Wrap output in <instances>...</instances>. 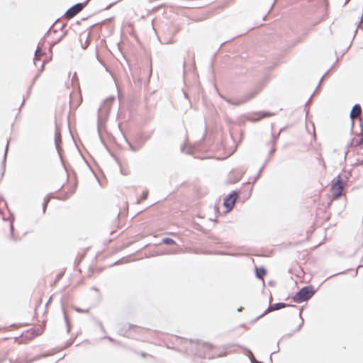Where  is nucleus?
Here are the masks:
<instances>
[{
	"mask_svg": "<svg viewBox=\"0 0 363 363\" xmlns=\"http://www.w3.org/2000/svg\"><path fill=\"white\" fill-rule=\"evenodd\" d=\"M183 350L185 349L188 354L198 356L199 357H206V352L211 350L214 346L207 342H201L199 340L194 341L191 339L183 337Z\"/></svg>",
	"mask_w": 363,
	"mask_h": 363,
	"instance_id": "f257e3e1",
	"label": "nucleus"
},
{
	"mask_svg": "<svg viewBox=\"0 0 363 363\" xmlns=\"http://www.w3.org/2000/svg\"><path fill=\"white\" fill-rule=\"evenodd\" d=\"M110 110H111L110 106L106 104L104 105H103L102 106H101L98 109L97 131H98L100 140L104 145H106V143H105L104 139L102 137L101 129V127L105 125V123L108 119V115L110 113Z\"/></svg>",
	"mask_w": 363,
	"mask_h": 363,
	"instance_id": "f03ea898",
	"label": "nucleus"
},
{
	"mask_svg": "<svg viewBox=\"0 0 363 363\" xmlns=\"http://www.w3.org/2000/svg\"><path fill=\"white\" fill-rule=\"evenodd\" d=\"M33 64L35 65V67H38V65H40V69L38 71V72L33 77V79L32 80L31 85L28 87L26 96H23V101H22L19 108H21L22 107V106L25 103V101L29 97L32 86L35 84V81L40 77L42 71L44 69V62L41 61V60L40 58H38V56H35V57L33 58Z\"/></svg>",
	"mask_w": 363,
	"mask_h": 363,
	"instance_id": "7ed1b4c3",
	"label": "nucleus"
},
{
	"mask_svg": "<svg viewBox=\"0 0 363 363\" xmlns=\"http://www.w3.org/2000/svg\"><path fill=\"white\" fill-rule=\"evenodd\" d=\"M315 291L311 286L302 288L295 295L294 299L297 302H303L308 300L314 294Z\"/></svg>",
	"mask_w": 363,
	"mask_h": 363,
	"instance_id": "20e7f679",
	"label": "nucleus"
},
{
	"mask_svg": "<svg viewBox=\"0 0 363 363\" xmlns=\"http://www.w3.org/2000/svg\"><path fill=\"white\" fill-rule=\"evenodd\" d=\"M125 141L128 144L129 148L133 151L136 152L140 150L145 143L147 140V138H145L142 134L137 135L135 138L133 143L128 140L127 138L125 137Z\"/></svg>",
	"mask_w": 363,
	"mask_h": 363,
	"instance_id": "39448f33",
	"label": "nucleus"
},
{
	"mask_svg": "<svg viewBox=\"0 0 363 363\" xmlns=\"http://www.w3.org/2000/svg\"><path fill=\"white\" fill-rule=\"evenodd\" d=\"M45 328V322L43 320L40 325L33 326L26 330V337L33 339L41 335Z\"/></svg>",
	"mask_w": 363,
	"mask_h": 363,
	"instance_id": "423d86ee",
	"label": "nucleus"
},
{
	"mask_svg": "<svg viewBox=\"0 0 363 363\" xmlns=\"http://www.w3.org/2000/svg\"><path fill=\"white\" fill-rule=\"evenodd\" d=\"M89 0L85 1L84 3H77L69 7L65 13V16L67 18H71L78 14L87 4Z\"/></svg>",
	"mask_w": 363,
	"mask_h": 363,
	"instance_id": "0eeeda50",
	"label": "nucleus"
},
{
	"mask_svg": "<svg viewBox=\"0 0 363 363\" xmlns=\"http://www.w3.org/2000/svg\"><path fill=\"white\" fill-rule=\"evenodd\" d=\"M343 191V184L340 179L333 182L331 186V191L334 199H337Z\"/></svg>",
	"mask_w": 363,
	"mask_h": 363,
	"instance_id": "6e6552de",
	"label": "nucleus"
},
{
	"mask_svg": "<svg viewBox=\"0 0 363 363\" xmlns=\"http://www.w3.org/2000/svg\"><path fill=\"white\" fill-rule=\"evenodd\" d=\"M238 197V194L236 192H233L225 199L223 204L225 206L227 211H230L233 209Z\"/></svg>",
	"mask_w": 363,
	"mask_h": 363,
	"instance_id": "1a4fd4ad",
	"label": "nucleus"
},
{
	"mask_svg": "<svg viewBox=\"0 0 363 363\" xmlns=\"http://www.w3.org/2000/svg\"><path fill=\"white\" fill-rule=\"evenodd\" d=\"M65 26V23L61 22L59 19H57L45 33L43 38H48L51 31H52L53 33H56L58 30H62Z\"/></svg>",
	"mask_w": 363,
	"mask_h": 363,
	"instance_id": "9d476101",
	"label": "nucleus"
},
{
	"mask_svg": "<svg viewBox=\"0 0 363 363\" xmlns=\"http://www.w3.org/2000/svg\"><path fill=\"white\" fill-rule=\"evenodd\" d=\"M54 140H55V147L59 154L60 158L62 162H63L61 152H60V145L62 144V137H61L60 130L57 125H56V126H55Z\"/></svg>",
	"mask_w": 363,
	"mask_h": 363,
	"instance_id": "9b49d317",
	"label": "nucleus"
},
{
	"mask_svg": "<svg viewBox=\"0 0 363 363\" xmlns=\"http://www.w3.org/2000/svg\"><path fill=\"white\" fill-rule=\"evenodd\" d=\"M137 328L138 327L135 325H133V324H130V323L124 324L123 325L121 326L118 328V333L121 335L127 336V333L130 330H133V329H135V328Z\"/></svg>",
	"mask_w": 363,
	"mask_h": 363,
	"instance_id": "f8f14e48",
	"label": "nucleus"
},
{
	"mask_svg": "<svg viewBox=\"0 0 363 363\" xmlns=\"http://www.w3.org/2000/svg\"><path fill=\"white\" fill-rule=\"evenodd\" d=\"M352 147H362L363 146V135L362 133H359L355 135L350 143Z\"/></svg>",
	"mask_w": 363,
	"mask_h": 363,
	"instance_id": "ddd939ff",
	"label": "nucleus"
},
{
	"mask_svg": "<svg viewBox=\"0 0 363 363\" xmlns=\"http://www.w3.org/2000/svg\"><path fill=\"white\" fill-rule=\"evenodd\" d=\"M53 353L52 352H50V351H47V352H43V354H38L33 357H31V358H29V359H27L24 363H33L35 361H38L40 360V359L42 358H44V357H47L48 356H50L52 355Z\"/></svg>",
	"mask_w": 363,
	"mask_h": 363,
	"instance_id": "4468645a",
	"label": "nucleus"
},
{
	"mask_svg": "<svg viewBox=\"0 0 363 363\" xmlns=\"http://www.w3.org/2000/svg\"><path fill=\"white\" fill-rule=\"evenodd\" d=\"M362 108L361 106L359 104H356L353 106L351 112H350V117L352 119H355L357 117H359L361 114Z\"/></svg>",
	"mask_w": 363,
	"mask_h": 363,
	"instance_id": "2eb2a0df",
	"label": "nucleus"
},
{
	"mask_svg": "<svg viewBox=\"0 0 363 363\" xmlns=\"http://www.w3.org/2000/svg\"><path fill=\"white\" fill-rule=\"evenodd\" d=\"M68 30H66L61 36H60L55 41H52V43H50V47H49V50L50 52H52V48L58 44L64 38L65 36L67 35Z\"/></svg>",
	"mask_w": 363,
	"mask_h": 363,
	"instance_id": "dca6fc26",
	"label": "nucleus"
},
{
	"mask_svg": "<svg viewBox=\"0 0 363 363\" xmlns=\"http://www.w3.org/2000/svg\"><path fill=\"white\" fill-rule=\"evenodd\" d=\"M68 30H66L61 36H60L55 41H52V43H50V47H49V50L50 52H52V48L58 44L64 38L65 36L67 35Z\"/></svg>",
	"mask_w": 363,
	"mask_h": 363,
	"instance_id": "f3484780",
	"label": "nucleus"
},
{
	"mask_svg": "<svg viewBox=\"0 0 363 363\" xmlns=\"http://www.w3.org/2000/svg\"><path fill=\"white\" fill-rule=\"evenodd\" d=\"M51 196H52V194H49L43 199V214H45L46 212L48 203L50 201Z\"/></svg>",
	"mask_w": 363,
	"mask_h": 363,
	"instance_id": "a211bd4d",
	"label": "nucleus"
},
{
	"mask_svg": "<svg viewBox=\"0 0 363 363\" xmlns=\"http://www.w3.org/2000/svg\"><path fill=\"white\" fill-rule=\"evenodd\" d=\"M267 272L264 267H257L256 268V276L257 278L263 279L264 277L266 275Z\"/></svg>",
	"mask_w": 363,
	"mask_h": 363,
	"instance_id": "6ab92c4d",
	"label": "nucleus"
},
{
	"mask_svg": "<svg viewBox=\"0 0 363 363\" xmlns=\"http://www.w3.org/2000/svg\"><path fill=\"white\" fill-rule=\"evenodd\" d=\"M44 55H45V52L44 50H43V44H42L41 41H40L37 46V48L35 50V56H43Z\"/></svg>",
	"mask_w": 363,
	"mask_h": 363,
	"instance_id": "aec40b11",
	"label": "nucleus"
},
{
	"mask_svg": "<svg viewBox=\"0 0 363 363\" xmlns=\"http://www.w3.org/2000/svg\"><path fill=\"white\" fill-rule=\"evenodd\" d=\"M9 141L8 140L7 143L6 145V147H5L4 155L2 162H1L2 167H4V169L6 168V157H7V154H8V150H9Z\"/></svg>",
	"mask_w": 363,
	"mask_h": 363,
	"instance_id": "412c9836",
	"label": "nucleus"
},
{
	"mask_svg": "<svg viewBox=\"0 0 363 363\" xmlns=\"http://www.w3.org/2000/svg\"><path fill=\"white\" fill-rule=\"evenodd\" d=\"M297 322L296 323V328L293 330V333L298 332L300 330L301 327L304 324V319H296Z\"/></svg>",
	"mask_w": 363,
	"mask_h": 363,
	"instance_id": "4be33fe9",
	"label": "nucleus"
},
{
	"mask_svg": "<svg viewBox=\"0 0 363 363\" xmlns=\"http://www.w3.org/2000/svg\"><path fill=\"white\" fill-rule=\"evenodd\" d=\"M162 243L167 245H172L175 244V241L169 237H165L162 239Z\"/></svg>",
	"mask_w": 363,
	"mask_h": 363,
	"instance_id": "5701e85b",
	"label": "nucleus"
},
{
	"mask_svg": "<svg viewBox=\"0 0 363 363\" xmlns=\"http://www.w3.org/2000/svg\"><path fill=\"white\" fill-rule=\"evenodd\" d=\"M147 197H148V191L147 190H145V191H143L141 196L138 199L137 203H140L141 201L146 200L147 199Z\"/></svg>",
	"mask_w": 363,
	"mask_h": 363,
	"instance_id": "b1692460",
	"label": "nucleus"
},
{
	"mask_svg": "<svg viewBox=\"0 0 363 363\" xmlns=\"http://www.w3.org/2000/svg\"><path fill=\"white\" fill-rule=\"evenodd\" d=\"M13 219L12 220V221L10 223V237L13 240L16 241V238L14 235V226H13Z\"/></svg>",
	"mask_w": 363,
	"mask_h": 363,
	"instance_id": "393cba45",
	"label": "nucleus"
},
{
	"mask_svg": "<svg viewBox=\"0 0 363 363\" xmlns=\"http://www.w3.org/2000/svg\"><path fill=\"white\" fill-rule=\"evenodd\" d=\"M258 114L259 115V119L274 116V113H271L269 112H261V113H259Z\"/></svg>",
	"mask_w": 363,
	"mask_h": 363,
	"instance_id": "a878e982",
	"label": "nucleus"
},
{
	"mask_svg": "<svg viewBox=\"0 0 363 363\" xmlns=\"http://www.w3.org/2000/svg\"><path fill=\"white\" fill-rule=\"evenodd\" d=\"M284 303H277V304H275V305H273L270 307V309L271 310H277V309H279L281 308H283L284 307Z\"/></svg>",
	"mask_w": 363,
	"mask_h": 363,
	"instance_id": "bb28decb",
	"label": "nucleus"
},
{
	"mask_svg": "<svg viewBox=\"0 0 363 363\" xmlns=\"http://www.w3.org/2000/svg\"><path fill=\"white\" fill-rule=\"evenodd\" d=\"M73 308L74 309V311L79 313H86L89 311V309H82L81 308L77 306H74Z\"/></svg>",
	"mask_w": 363,
	"mask_h": 363,
	"instance_id": "cd10ccee",
	"label": "nucleus"
},
{
	"mask_svg": "<svg viewBox=\"0 0 363 363\" xmlns=\"http://www.w3.org/2000/svg\"><path fill=\"white\" fill-rule=\"evenodd\" d=\"M176 40L174 39V38H171L169 39H167V38H164V43L165 44H169V43H173L174 42H175Z\"/></svg>",
	"mask_w": 363,
	"mask_h": 363,
	"instance_id": "c85d7f7f",
	"label": "nucleus"
},
{
	"mask_svg": "<svg viewBox=\"0 0 363 363\" xmlns=\"http://www.w3.org/2000/svg\"><path fill=\"white\" fill-rule=\"evenodd\" d=\"M70 319H68V318H66L65 319V324H66V326H67V332L69 333V330H70V324H69V320Z\"/></svg>",
	"mask_w": 363,
	"mask_h": 363,
	"instance_id": "c756f323",
	"label": "nucleus"
},
{
	"mask_svg": "<svg viewBox=\"0 0 363 363\" xmlns=\"http://www.w3.org/2000/svg\"><path fill=\"white\" fill-rule=\"evenodd\" d=\"M125 259V257H123V258H122V259H120L117 260L116 262H115L112 264V266H115V265H118V264H121L123 263V261H124V259Z\"/></svg>",
	"mask_w": 363,
	"mask_h": 363,
	"instance_id": "7c9ffc66",
	"label": "nucleus"
},
{
	"mask_svg": "<svg viewBox=\"0 0 363 363\" xmlns=\"http://www.w3.org/2000/svg\"><path fill=\"white\" fill-rule=\"evenodd\" d=\"M96 58H97L98 61L100 63L103 64L102 60L99 58V51H98V47L97 46L96 47Z\"/></svg>",
	"mask_w": 363,
	"mask_h": 363,
	"instance_id": "2f4dec72",
	"label": "nucleus"
},
{
	"mask_svg": "<svg viewBox=\"0 0 363 363\" xmlns=\"http://www.w3.org/2000/svg\"><path fill=\"white\" fill-rule=\"evenodd\" d=\"M89 44V39H86V41H85V43H84V45H82V48H83L84 50H86V49L87 48V47H88Z\"/></svg>",
	"mask_w": 363,
	"mask_h": 363,
	"instance_id": "473e14b6",
	"label": "nucleus"
},
{
	"mask_svg": "<svg viewBox=\"0 0 363 363\" xmlns=\"http://www.w3.org/2000/svg\"><path fill=\"white\" fill-rule=\"evenodd\" d=\"M136 353H137V354H140V355L142 357H143V358L147 357H148V356H151L150 354H147V353H146V352H141L140 353H138V352H136Z\"/></svg>",
	"mask_w": 363,
	"mask_h": 363,
	"instance_id": "72a5a7b5",
	"label": "nucleus"
},
{
	"mask_svg": "<svg viewBox=\"0 0 363 363\" xmlns=\"http://www.w3.org/2000/svg\"><path fill=\"white\" fill-rule=\"evenodd\" d=\"M279 342H278V345H277V347H278L277 350V351H274V352H272V353H271V354H270L269 361H270V362H271V363H272V355L273 354L277 353V352H278L279 351Z\"/></svg>",
	"mask_w": 363,
	"mask_h": 363,
	"instance_id": "f704fd0d",
	"label": "nucleus"
},
{
	"mask_svg": "<svg viewBox=\"0 0 363 363\" xmlns=\"http://www.w3.org/2000/svg\"><path fill=\"white\" fill-rule=\"evenodd\" d=\"M103 338L104 339H108L111 342H116V340L113 338H112L111 337H110V336H104Z\"/></svg>",
	"mask_w": 363,
	"mask_h": 363,
	"instance_id": "c9c22d12",
	"label": "nucleus"
},
{
	"mask_svg": "<svg viewBox=\"0 0 363 363\" xmlns=\"http://www.w3.org/2000/svg\"><path fill=\"white\" fill-rule=\"evenodd\" d=\"M63 272H60L56 277V281L60 280L63 277Z\"/></svg>",
	"mask_w": 363,
	"mask_h": 363,
	"instance_id": "e433bc0d",
	"label": "nucleus"
},
{
	"mask_svg": "<svg viewBox=\"0 0 363 363\" xmlns=\"http://www.w3.org/2000/svg\"><path fill=\"white\" fill-rule=\"evenodd\" d=\"M1 169H2V172H1V174L0 175V181L3 179V177L4 176L6 168L4 170V167H1Z\"/></svg>",
	"mask_w": 363,
	"mask_h": 363,
	"instance_id": "4c0bfd02",
	"label": "nucleus"
},
{
	"mask_svg": "<svg viewBox=\"0 0 363 363\" xmlns=\"http://www.w3.org/2000/svg\"><path fill=\"white\" fill-rule=\"evenodd\" d=\"M62 313H63V318H68V315H67L64 307H62Z\"/></svg>",
	"mask_w": 363,
	"mask_h": 363,
	"instance_id": "58836bf2",
	"label": "nucleus"
},
{
	"mask_svg": "<svg viewBox=\"0 0 363 363\" xmlns=\"http://www.w3.org/2000/svg\"><path fill=\"white\" fill-rule=\"evenodd\" d=\"M115 4H116V2H113V3H111V4H108V6H106L105 7V9H105V10H106V9H110V8H111L113 5H114Z\"/></svg>",
	"mask_w": 363,
	"mask_h": 363,
	"instance_id": "ea45409f",
	"label": "nucleus"
},
{
	"mask_svg": "<svg viewBox=\"0 0 363 363\" xmlns=\"http://www.w3.org/2000/svg\"><path fill=\"white\" fill-rule=\"evenodd\" d=\"M0 201H4L6 207L7 208L8 211H9V208H8L7 203L5 201L3 197H1V198H0Z\"/></svg>",
	"mask_w": 363,
	"mask_h": 363,
	"instance_id": "a19ab883",
	"label": "nucleus"
},
{
	"mask_svg": "<svg viewBox=\"0 0 363 363\" xmlns=\"http://www.w3.org/2000/svg\"><path fill=\"white\" fill-rule=\"evenodd\" d=\"M73 341L72 340H69L67 342V347L70 346L72 344Z\"/></svg>",
	"mask_w": 363,
	"mask_h": 363,
	"instance_id": "79ce46f5",
	"label": "nucleus"
},
{
	"mask_svg": "<svg viewBox=\"0 0 363 363\" xmlns=\"http://www.w3.org/2000/svg\"><path fill=\"white\" fill-rule=\"evenodd\" d=\"M91 290H95V291H99V289H98L96 286H91Z\"/></svg>",
	"mask_w": 363,
	"mask_h": 363,
	"instance_id": "37998d69",
	"label": "nucleus"
},
{
	"mask_svg": "<svg viewBox=\"0 0 363 363\" xmlns=\"http://www.w3.org/2000/svg\"><path fill=\"white\" fill-rule=\"evenodd\" d=\"M293 333H291V334H286V335H284V337H291Z\"/></svg>",
	"mask_w": 363,
	"mask_h": 363,
	"instance_id": "c03bdc74",
	"label": "nucleus"
},
{
	"mask_svg": "<svg viewBox=\"0 0 363 363\" xmlns=\"http://www.w3.org/2000/svg\"><path fill=\"white\" fill-rule=\"evenodd\" d=\"M97 323H98V325L101 327V328L102 330H104V328H103V325H101V323L100 322H98Z\"/></svg>",
	"mask_w": 363,
	"mask_h": 363,
	"instance_id": "a18cd8bd",
	"label": "nucleus"
},
{
	"mask_svg": "<svg viewBox=\"0 0 363 363\" xmlns=\"http://www.w3.org/2000/svg\"><path fill=\"white\" fill-rule=\"evenodd\" d=\"M225 354V352L221 353L220 354H218L217 357H222Z\"/></svg>",
	"mask_w": 363,
	"mask_h": 363,
	"instance_id": "49530a36",
	"label": "nucleus"
},
{
	"mask_svg": "<svg viewBox=\"0 0 363 363\" xmlns=\"http://www.w3.org/2000/svg\"><path fill=\"white\" fill-rule=\"evenodd\" d=\"M109 19H110V18H107V19H106V20H104V21H102L100 23H101V24H102V23H104L105 21H108V20H109Z\"/></svg>",
	"mask_w": 363,
	"mask_h": 363,
	"instance_id": "de8ad7c7",
	"label": "nucleus"
},
{
	"mask_svg": "<svg viewBox=\"0 0 363 363\" xmlns=\"http://www.w3.org/2000/svg\"><path fill=\"white\" fill-rule=\"evenodd\" d=\"M245 326V324H241V325H240V328H244Z\"/></svg>",
	"mask_w": 363,
	"mask_h": 363,
	"instance_id": "09e8293b",
	"label": "nucleus"
},
{
	"mask_svg": "<svg viewBox=\"0 0 363 363\" xmlns=\"http://www.w3.org/2000/svg\"><path fill=\"white\" fill-rule=\"evenodd\" d=\"M272 146H274V140H272Z\"/></svg>",
	"mask_w": 363,
	"mask_h": 363,
	"instance_id": "8fccbe9b",
	"label": "nucleus"
},
{
	"mask_svg": "<svg viewBox=\"0 0 363 363\" xmlns=\"http://www.w3.org/2000/svg\"><path fill=\"white\" fill-rule=\"evenodd\" d=\"M177 32V30H174L173 33L175 34Z\"/></svg>",
	"mask_w": 363,
	"mask_h": 363,
	"instance_id": "3c124183",
	"label": "nucleus"
},
{
	"mask_svg": "<svg viewBox=\"0 0 363 363\" xmlns=\"http://www.w3.org/2000/svg\"><path fill=\"white\" fill-rule=\"evenodd\" d=\"M14 325H15V324H11V325H10V327H13Z\"/></svg>",
	"mask_w": 363,
	"mask_h": 363,
	"instance_id": "603ef678",
	"label": "nucleus"
},
{
	"mask_svg": "<svg viewBox=\"0 0 363 363\" xmlns=\"http://www.w3.org/2000/svg\"><path fill=\"white\" fill-rule=\"evenodd\" d=\"M120 216V211L118 213L117 217Z\"/></svg>",
	"mask_w": 363,
	"mask_h": 363,
	"instance_id": "864d4df0",
	"label": "nucleus"
},
{
	"mask_svg": "<svg viewBox=\"0 0 363 363\" xmlns=\"http://www.w3.org/2000/svg\"><path fill=\"white\" fill-rule=\"evenodd\" d=\"M257 320V318H255L252 322H255Z\"/></svg>",
	"mask_w": 363,
	"mask_h": 363,
	"instance_id": "5fc2aeb1",
	"label": "nucleus"
},
{
	"mask_svg": "<svg viewBox=\"0 0 363 363\" xmlns=\"http://www.w3.org/2000/svg\"><path fill=\"white\" fill-rule=\"evenodd\" d=\"M1 330V329L0 328V330Z\"/></svg>",
	"mask_w": 363,
	"mask_h": 363,
	"instance_id": "6e6d98bb",
	"label": "nucleus"
}]
</instances>
